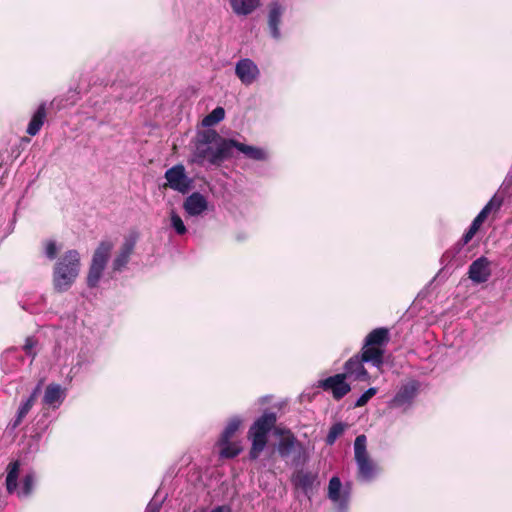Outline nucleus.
I'll return each mask as SVG.
<instances>
[{"mask_svg":"<svg viewBox=\"0 0 512 512\" xmlns=\"http://www.w3.org/2000/svg\"><path fill=\"white\" fill-rule=\"evenodd\" d=\"M316 480L317 475L315 473L304 470H298L292 477V481L295 486L301 489L307 496L312 493Z\"/></svg>","mask_w":512,"mask_h":512,"instance_id":"4468645a","label":"nucleus"},{"mask_svg":"<svg viewBox=\"0 0 512 512\" xmlns=\"http://www.w3.org/2000/svg\"><path fill=\"white\" fill-rule=\"evenodd\" d=\"M39 392L40 385H37L33 392L31 393V395L19 406L16 417L14 421L11 423V427L13 429L17 428L23 422L24 418L35 405Z\"/></svg>","mask_w":512,"mask_h":512,"instance_id":"a211bd4d","label":"nucleus"},{"mask_svg":"<svg viewBox=\"0 0 512 512\" xmlns=\"http://www.w3.org/2000/svg\"><path fill=\"white\" fill-rule=\"evenodd\" d=\"M81 267L80 254L77 250L66 251L55 263L52 282L58 293L67 291L75 282Z\"/></svg>","mask_w":512,"mask_h":512,"instance_id":"f03ea898","label":"nucleus"},{"mask_svg":"<svg viewBox=\"0 0 512 512\" xmlns=\"http://www.w3.org/2000/svg\"><path fill=\"white\" fill-rule=\"evenodd\" d=\"M317 387L330 393L336 401L341 400L351 391V385L342 373L319 380Z\"/></svg>","mask_w":512,"mask_h":512,"instance_id":"1a4fd4ad","label":"nucleus"},{"mask_svg":"<svg viewBox=\"0 0 512 512\" xmlns=\"http://www.w3.org/2000/svg\"><path fill=\"white\" fill-rule=\"evenodd\" d=\"M113 248V242L103 240L95 249L86 279L88 287L95 288L98 286Z\"/></svg>","mask_w":512,"mask_h":512,"instance_id":"39448f33","label":"nucleus"},{"mask_svg":"<svg viewBox=\"0 0 512 512\" xmlns=\"http://www.w3.org/2000/svg\"><path fill=\"white\" fill-rule=\"evenodd\" d=\"M283 13L284 8L278 2H273L270 4L268 14V27L272 37L275 39L280 38L279 26Z\"/></svg>","mask_w":512,"mask_h":512,"instance_id":"f3484780","label":"nucleus"},{"mask_svg":"<svg viewBox=\"0 0 512 512\" xmlns=\"http://www.w3.org/2000/svg\"><path fill=\"white\" fill-rule=\"evenodd\" d=\"M138 238L139 234L136 231L130 232L124 238V241L112 262V269L114 272H121L127 266L130 261V257L134 252Z\"/></svg>","mask_w":512,"mask_h":512,"instance_id":"9d476101","label":"nucleus"},{"mask_svg":"<svg viewBox=\"0 0 512 512\" xmlns=\"http://www.w3.org/2000/svg\"><path fill=\"white\" fill-rule=\"evenodd\" d=\"M171 226L179 235H183L187 231L181 217L174 211L171 213Z\"/></svg>","mask_w":512,"mask_h":512,"instance_id":"2f4dec72","label":"nucleus"},{"mask_svg":"<svg viewBox=\"0 0 512 512\" xmlns=\"http://www.w3.org/2000/svg\"><path fill=\"white\" fill-rule=\"evenodd\" d=\"M277 433L284 434L279 440L277 451L282 458H287L294 451L296 445L300 446V443L290 430L277 431Z\"/></svg>","mask_w":512,"mask_h":512,"instance_id":"aec40b11","label":"nucleus"},{"mask_svg":"<svg viewBox=\"0 0 512 512\" xmlns=\"http://www.w3.org/2000/svg\"><path fill=\"white\" fill-rule=\"evenodd\" d=\"M417 388L418 387L416 382H410L406 385H403L394 396L392 403L395 406H402L406 403H409L415 397Z\"/></svg>","mask_w":512,"mask_h":512,"instance_id":"4be33fe9","label":"nucleus"},{"mask_svg":"<svg viewBox=\"0 0 512 512\" xmlns=\"http://www.w3.org/2000/svg\"><path fill=\"white\" fill-rule=\"evenodd\" d=\"M64 391L59 384H49L44 393L43 404L52 408H58L64 400Z\"/></svg>","mask_w":512,"mask_h":512,"instance_id":"6ab92c4d","label":"nucleus"},{"mask_svg":"<svg viewBox=\"0 0 512 512\" xmlns=\"http://www.w3.org/2000/svg\"><path fill=\"white\" fill-rule=\"evenodd\" d=\"M21 463L19 460L12 461L6 468V490L9 494L17 493L19 498H27L32 494L35 476L33 473L26 474L22 479L21 488L18 489V477Z\"/></svg>","mask_w":512,"mask_h":512,"instance_id":"0eeeda50","label":"nucleus"},{"mask_svg":"<svg viewBox=\"0 0 512 512\" xmlns=\"http://www.w3.org/2000/svg\"><path fill=\"white\" fill-rule=\"evenodd\" d=\"M194 144L192 161L199 165L207 161L213 166H220L233 155V152L230 151V144H233L232 139L223 138L214 129L199 131Z\"/></svg>","mask_w":512,"mask_h":512,"instance_id":"f257e3e1","label":"nucleus"},{"mask_svg":"<svg viewBox=\"0 0 512 512\" xmlns=\"http://www.w3.org/2000/svg\"><path fill=\"white\" fill-rule=\"evenodd\" d=\"M46 116H47L46 105H45V103H42L39 105V107L33 114L32 118L27 126L26 132L30 136L37 135L40 132V130L45 122Z\"/></svg>","mask_w":512,"mask_h":512,"instance_id":"412c9836","label":"nucleus"},{"mask_svg":"<svg viewBox=\"0 0 512 512\" xmlns=\"http://www.w3.org/2000/svg\"><path fill=\"white\" fill-rule=\"evenodd\" d=\"M277 415L274 412H264L251 425L248 431V439L252 445L249 451V458L256 460L268 443V434L275 427Z\"/></svg>","mask_w":512,"mask_h":512,"instance_id":"20e7f679","label":"nucleus"},{"mask_svg":"<svg viewBox=\"0 0 512 512\" xmlns=\"http://www.w3.org/2000/svg\"><path fill=\"white\" fill-rule=\"evenodd\" d=\"M477 228L470 225L469 229L463 234L462 238L457 242L456 248L460 251L465 245H467L478 232Z\"/></svg>","mask_w":512,"mask_h":512,"instance_id":"7c9ffc66","label":"nucleus"},{"mask_svg":"<svg viewBox=\"0 0 512 512\" xmlns=\"http://www.w3.org/2000/svg\"><path fill=\"white\" fill-rule=\"evenodd\" d=\"M342 483L339 477H332L328 485V498L337 503L347 502V497L341 495Z\"/></svg>","mask_w":512,"mask_h":512,"instance_id":"b1692460","label":"nucleus"},{"mask_svg":"<svg viewBox=\"0 0 512 512\" xmlns=\"http://www.w3.org/2000/svg\"><path fill=\"white\" fill-rule=\"evenodd\" d=\"M346 428H347V425L342 422H337V423L333 424L330 427L329 432L326 436V439H325L326 444L333 445L335 443V441L337 440V438L340 437L344 433Z\"/></svg>","mask_w":512,"mask_h":512,"instance_id":"cd10ccee","label":"nucleus"},{"mask_svg":"<svg viewBox=\"0 0 512 512\" xmlns=\"http://www.w3.org/2000/svg\"><path fill=\"white\" fill-rule=\"evenodd\" d=\"M467 274L473 283H485L491 276V262L487 257L481 256L469 265Z\"/></svg>","mask_w":512,"mask_h":512,"instance_id":"f8f14e48","label":"nucleus"},{"mask_svg":"<svg viewBox=\"0 0 512 512\" xmlns=\"http://www.w3.org/2000/svg\"><path fill=\"white\" fill-rule=\"evenodd\" d=\"M210 512H231V507L228 505H221L213 508Z\"/></svg>","mask_w":512,"mask_h":512,"instance_id":"c9c22d12","label":"nucleus"},{"mask_svg":"<svg viewBox=\"0 0 512 512\" xmlns=\"http://www.w3.org/2000/svg\"><path fill=\"white\" fill-rule=\"evenodd\" d=\"M225 117V110L223 107H216L212 110L208 115H206L202 120V125L205 127H210L218 124Z\"/></svg>","mask_w":512,"mask_h":512,"instance_id":"bb28decb","label":"nucleus"},{"mask_svg":"<svg viewBox=\"0 0 512 512\" xmlns=\"http://www.w3.org/2000/svg\"><path fill=\"white\" fill-rule=\"evenodd\" d=\"M235 74L244 85H251L259 77L260 71L251 59L244 58L236 63Z\"/></svg>","mask_w":512,"mask_h":512,"instance_id":"ddd939ff","label":"nucleus"},{"mask_svg":"<svg viewBox=\"0 0 512 512\" xmlns=\"http://www.w3.org/2000/svg\"><path fill=\"white\" fill-rule=\"evenodd\" d=\"M232 143L230 144V151L232 152L233 148H236L238 151L243 153L247 158L255 160V161H266L268 159V153L260 147L247 145L237 140L232 139Z\"/></svg>","mask_w":512,"mask_h":512,"instance_id":"2eb2a0df","label":"nucleus"},{"mask_svg":"<svg viewBox=\"0 0 512 512\" xmlns=\"http://www.w3.org/2000/svg\"><path fill=\"white\" fill-rule=\"evenodd\" d=\"M503 200L502 198L493 196L489 202L483 207V209L479 212L484 218L487 219L488 215L494 211L497 212L500 210L502 206Z\"/></svg>","mask_w":512,"mask_h":512,"instance_id":"c85d7f7f","label":"nucleus"},{"mask_svg":"<svg viewBox=\"0 0 512 512\" xmlns=\"http://www.w3.org/2000/svg\"><path fill=\"white\" fill-rule=\"evenodd\" d=\"M237 15H249L260 5V0H228Z\"/></svg>","mask_w":512,"mask_h":512,"instance_id":"5701e85b","label":"nucleus"},{"mask_svg":"<svg viewBox=\"0 0 512 512\" xmlns=\"http://www.w3.org/2000/svg\"><path fill=\"white\" fill-rule=\"evenodd\" d=\"M57 252H58V249H57L55 241H52V240L46 241L45 254H46L47 258L50 260H54L57 256Z\"/></svg>","mask_w":512,"mask_h":512,"instance_id":"72a5a7b5","label":"nucleus"},{"mask_svg":"<svg viewBox=\"0 0 512 512\" xmlns=\"http://www.w3.org/2000/svg\"><path fill=\"white\" fill-rule=\"evenodd\" d=\"M379 357L380 353L374 349L360 351L344 363V372H342V374L346 379H350L352 381L370 383L372 377L364 367V363H371L373 366L380 369L382 367V362Z\"/></svg>","mask_w":512,"mask_h":512,"instance_id":"7ed1b4c3","label":"nucleus"},{"mask_svg":"<svg viewBox=\"0 0 512 512\" xmlns=\"http://www.w3.org/2000/svg\"><path fill=\"white\" fill-rule=\"evenodd\" d=\"M217 445L220 447V457L224 459H233L238 456L242 448L236 442L229 441L228 443H218Z\"/></svg>","mask_w":512,"mask_h":512,"instance_id":"a878e982","label":"nucleus"},{"mask_svg":"<svg viewBox=\"0 0 512 512\" xmlns=\"http://www.w3.org/2000/svg\"><path fill=\"white\" fill-rule=\"evenodd\" d=\"M183 208L189 215L197 216L207 209V201L201 193L194 192L185 199Z\"/></svg>","mask_w":512,"mask_h":512,"instance_id":"dca6fc26","label":"nucleus"},{"mask_svg":"<svg viewBox=\"0 0 512 512\" xmlns=\"http://www.w3.org/2000/svg\"><path fill=\"white\" fill-rule=\"evenodd\" d=\"M378 392V389L376 387H371L367 389L355 402L354 407L359 408L365 406L368 401L374 397Z\"/></svg>","mask_w":512,"mask_h":512,"instance_id":"c756f323","label":"nucleus"},{"mask_svg":"<svg viewBox=\"0 0 512 512\" xmlns=\"http://www.w3.org/2000/svg\"><path fill=\"white\" fill-rule=\"evenodd\" d=\"M164 177L167 180L163 185L164 188H170L181 194H187L192 188V179L187 176L182 164L174 165L166 170Z\"/></svg>","mask_w":512,"mask_h":512,"instance_id":"6e6552de","label":"nucleus"},{"mask_svg":"<svg viewBox=\"0 0 512 512\" xmlns=\"http://www.w3.org/2000/svg\"><path fill=\"white\" fill-rule=\"evenodd\" d=\"M367 439L364 434L358 435L354 441V458L357 464V477L363 481H371L377 474V465L370 458L366 448Z\"/></svg>","mask_w":512,"mask_h":512,"instance_id":"423d86ee","label":"nucleus"},{"mask_svg":"<svg viewBox=\"0 0 512 512\" xmlns=\"http://www.w3.org/2000/svg\"><path fill=\"white\" fill-rule=\"evenodd\" d=\"M389 329L385 327H379L373 329L365 338L364 344L361 351L374 349L380 353V361L384 364V347L389 342Z\"/></svg>","mask_w":512,"mask_h":512,"instance_id":"9b49d317","label":"nucleus"},{"mask_svg":"<svg viewBox=\"0 0 512 512\" xmlns=\"http://www.w3.org/2000/svg\"><path fill=\"white\" fill-rule=\"evenodd\" d=\"M241 423L242 421L237 417L230 419L223 430L218 443H228L239 430Z\"/></svg>","mask_w":512,"mask_h":512,"instance_id":"393cba45","label":"nucleus"},{"mask_svg":"<svg viewBox=\"0 0 512 512\" xmlns=\"http://www.w3.org/2000/svg\"><path fill=\"white\" fill-rule=\"evenodd\" d=\"M37 345V340L34 337H27L25 339V344L23 345L24 352L32 357V360L35 359L37 353L34 351L35 346Z\"/></svg>","mask_w":512,"mask_h":512,"instance_id":"473e14b6","label":"nucleus"},{"mask_svg":"<svg viewBox=\"0 0 512 512\" xmlns=\"http://www.w3.org/2000/svg\"><path fill=\"white\" fill-rule=\"evenodd\" d=\"M486 220V218H484L480 213L474 218V220L472 221L471 225L475 228H477V230L480 229L481 225L484 223V221Z\"/></svg>","mask_w":512,"mask_h":512,"instance_id":"f704fd0d","label":"nucleus"}]
</instances>
